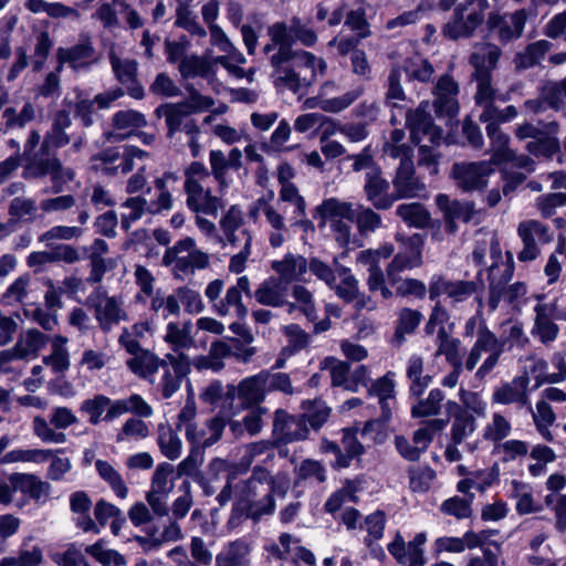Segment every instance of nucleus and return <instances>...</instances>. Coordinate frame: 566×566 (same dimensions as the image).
Listing matches in <instances>:
<instances>
[{"label": "nucleus", "mask_w": 566, "mask_h": 566, "mask_svg": "<svg viewBox=\"0 0 566 566\" xmlns=\"http://www.w3.org/2000/svg\"><path fill=\"white\" fill-rule=\"evenodd\" d=\"M505 255V261L492 262L488 270L490 292L488 305L492 312L499 307L504 290L507 286V283L512 280L515 269L512 252L507 251Z\"/></svg>", "instance_id": "obj_20"}, {"label": "nucleus", "mask_w": 566, "mask_h": 566, "mask_svg": "<svg viewBox=\"0 0 566 566\" xmlns=\"http://www.w3.org/2000/svg\"><path fill=\"white\" fill-rule=\"evenodd\" d=\"M70 143V137L64 129L52 126L44 136L40 148L36 150L25 170L22 171L24 180L51 181V192L59 195L69 190V184L74 181L76 172L72 167L63 165L57 157L55 149L62 148Z\"/></svg>", "instance_id": "obj_2"}, {"label": "nucleus", "mask_w": 566, "mask_h": 566, "mask_svg": "<svg viewBox=\"0 0 566 566\" xmlns=\"http://www.w3.org/2000/svg\"><path fill=\"white\" fill-rule=\"evenodd\" d=\"M95 50L90 40L80 42L71 48H59L56 51L57 59V71L62 69L65 63H69L71 67L76 69V62L81 60L91 59Z\"/></svg>", "instance_id": "obj_54"}, {"label": "nucleus", "mask_w": 566, "mask_h": 566, "mask_svg": "<svg viewBox=\"0 0 566 566\" xmlns=\"http://www.w3.org/2000/svg\"><path fill=\"white\" fill-rule=\"evenodd\" d=\"M163 265L171 266L177 277L193 273L209 265V255L196 248L192 238H185L165 251Z\"/></svg>", "instance_id": "obj_6"}, {"label": "nucleus", "mask_w": 566, "mask_h": 566, "mask_svg": "<svg viewBox=\"0 0 566 566\" xmlns=\"http://www.w3.org/2000/svg\"><path fill=\"white\" fill-rule=\"evenodd\" d=\"M364 453L365 447L357 439L356 432L350 428H346L343 430L339 457L335 459L332 465L335 469L348 468L354 460L359 461Z\"/></svg>", "instance_id": "obj_38"}, {"label": "nucleus", "mask_w": 566, "mask_h": 566, "mask_svg": "<svg viewBox=\"0 0 566 566\" xmlns=\"http://www.w3.org/2000/svg\"><path fill=\"white\" fill-rule=\"evenodd\" d=\"M51 343V353L43 356L42 363L50 367L54 374L65 373L70 368V353L66 347L69 338L63 335H54L49 340Z\"/></svg>", "instance_id": "obj_39"}, {"label": "nucleus", "mask_w": 566, "mask_h": 566, "mask_svg": "<svg viewBox=\"0 0 566 566\" xmlns=\"http://www.w3.org/2000/svg\"><path fill=\"white\" fill-rule=\"evenodd\" d=\"M406 377L409 380L410 397L419 398L432 382V376L424 373V359L412 354L406 363Z\"/></svg>", "instance_id": "obj_34"}, {"label": "nucleus", "mask_w": 566, "mask_h": 566, "mask_svg": "<svg viewBox=\"0 0 566 566\" xmlns=\"http://www.w3.org/2000/svg\"><path fill=\"white\" fill-rule=\"evenodd\" d=\"M484 353L489 355L475 373V377L479 379L485 378L499 365L500 357L503 354V342H500V338L488 327L486 323H482L476 332L475 342L464 360V368L472 371Z\"/></svg>", "instance_id": "obj_5"}, {"label": "nucleus", "mask_w": 566, "mask_h": 566, "mask_svg": "<svg viewBox=\"0 0 566 566\" xmlns=\"http://www.w3.org/2000/svg\"><path fill=\"white\" fill-rule=\"evenodd\" d=\"M474 76L478 90L474 96L475 106H494L496 91L492 87V75L483 64L475 63Z\"/></svg>", "instance_id": "obj_49"}, {"label": "nucleus", "mask_w": 566, "mask_h": 566, "mask_svg": "<svg viewBox=\"0 0 566 566\" xmlns=\"http://www.w3.org/2000/svg\"><path fill=\"white\" fill-rule=\"evenodd\" d=\"M272 432L277 442L286 444L307 439L310 428L301 415L292 416L283 409H277L274 412Z\"/></svg>", "instance_id": "obj_19"}, {"label": "nucleus", "mask_w": 566, "mask_h": 566, "mask_svg": "<svg viewBox=\"0 0 566 566\" xmlns=\"http://www.w3.org/2000/svg\"><path fill=\"white\" fill-rule=\"evenodd\" d=\"M219 224L222 231V242H219V245L222 248L231 245L239 250H245V244H248V250H251L253 234L251 230L243 227L244 214L239 206H231L221 217Z\"/></svg>", "instance_id": "obj_13"}, {"label": "nucleus", "mask_w": 566, "mask_h": 566, "mask_svg": "<svg viewBox=\"0 0 566 566\" xmlns=\"http://www.w3.org/2000/svg\"><path fill=\"white\" fill-rule=\"evenodd\" d=\"M335 263L337 276L340 279V282L338 283L336 279L335 286H332L331 290L335 291L336 295L339 298L347 303H350L354 300L358 298V281L352 274V271L348 268L339 264L337 260H335Z\"/></svg>", "instance_id": "obj_51"}, {"label": "nucleus", "mask_w": 566, "mask_h": 566, "mask_svg": "<svg viewBox=\"0 0 566 566\" xmlns=\"http://www.w3.org/2000/svg\"><path fill=\"white\" fill-rule=\"evenodd\" d=\"M157 444L161 454L170 461L177 460L182 453V441L169 424L159 423Z\"/></svg>", "instance_id": "obj_47"}, {"label": "nucleus", "mask_w": 566, "mask_h": 566, "mask_svg": "<svg viewBox=\"0 0 566 566\" xmlns=\"http://www.w3.org/2000/svg\"><path fill=\"white\" fill-rule=\"evenodd\" d=\"M422 319L423 315L418 310L409 307H402L399 310L395 322V333L390 338V344L396 348H400L407 342V337L416 333Z\"/></svg>", "instance_id": "obj_33"}, {"label": "nucleus", "mask_w": 566, "mask_h": 566, "mask_svg": "<svg viewBox=\"0 0 566 566\" xmlns=\"http://www.w3.org/2000/svg\"><path fill=\"white\" fill-rule=\"evenodd\" d=\"M124 343L125 350L132 355L126 360L127 368L139 378L155 384V376L164 361H166L165 356L163 358L158 357L149 349L142 348L139 343L132 340H125Z\"/></svg>", "instance_id": "obj_17"}, {"label": "nucleus", "mask_w": 566, "mask_h": 566, "mask_svg": "<svg viewBox=\"0 0 566 566\" xmlns=\"http://www.w3.org/2000/svg\"><path fill=\"white\" fill-rule=\"evenodd\" d=\"M526 20V10H516L511 14V22L513 25V28H511L507 24L504 15L500 14L499 12L492 11L489 13L486 18L485 25L489 33H492L496 30L500 42L505 45L512 40L522 36Z\"/></svg>", "instance_id": "obj_25"}, {"label": "nucleus", "mask_w": 566, "mask_h": 566, "mask_svg": "<svg viewBox=\"0 0 566 566\" xmlns=\"http://www.w3.org/2000/svg\"><path fill=\"white\" fill-rule=\"evenodd\" d=\"M396 214L408 226L424 229L430 222V213L419 202L401 203L396 209Z\"/></svg>", "instance_id": "obj_55"}, {"label": "nucleus", "mask_w": 566, "mask_h": 566, "mask_svg": "<svg viewBox=\"0 0 566 566\" xmlns=\"http://www.w3.org/2000/svg\"><path fill=\"white\" fill-rule=\"evenodd\" d=\"M406 125L410 130L412 142L416 144H419L426 136L433 144L441 138V130L434 126L431 116L424 108H409L406 113Z\"/></svg>", "instance_id": "obj_30"}, {"label": "nucleus", "mask_w": 566, "mask_h": 566, "mask_svg": "<svg viewBox=\"0 0 566 566\" xmlns=\"http://www.w3.org/2000/svg\"><path fill=\"white\" fill-rule=\"evenodd\" d=\"M436 203L443 214L444 229L448 233H455L458 230L457 222L468 223L475 214V205L468 200H452L446 193L436 196Z\"/></svg>", "instance_id": "obj_21"}, {"label": "nucleus", "mask_w": 566, "mask_h": 566, "mask_svg": "<svg viewBox=\"0 0 566 566\" xmlns=\"http://www.w3.org/2000/svg\"><path fill=\"white\" fill-rule=\"evenodd\" d=\"M455 2L457 0H421L418 9L447 12L454 7L452 17L442 27L443 36L452 41L471 39L485 21L489 0H463L458 4Z\"/></svg>", "instance_id": "obj_3"}, {"label": "nucleus", "mask_w": 566, "mask_h": 566, "mask_svg": "<svg viewBox=\"0 0 566 566\" xmlns=\"http://www.w3.org/2000/svg\"><path fill=\"white\" fill-rule=\"evenodd\" d=\"M476 430V419L470 412H460L454 415L451 421V428L449 437L451 441L455 443H463L467 441Z\"/></svg>", "instance_id": "obj_60"}, {"label": "nucleus", "mask_w": 566, "mask_h": 566, "mask_svg": "<svg viewBox=\"0 0 566 566\" xmlns=\"http://www.w3.org/2000/svg\"><path fill=\"white\" fill-rule=\"evenodd\" d=\"M50 338L49 335L35 328H29L19 336L14 346L21 355V359L34 358L38 357L39 352L45 347Z\"/></svg>", "instance_id": "obj_45"}, {"label": "nucleus", "mask_w": 566, "mask_h": 566, "mask_svg": "<svg viewBox=\"0 0 566 566\" xmlns=\"http://www.w3.org/2000/svg\"><path fill=\"white\" fill-rule=\"evenodd\" d=\"M122 207L127 210L120 217V226L125 231H128L146 212L148 213V201L142 196L127 198Z\"/></svg>", "instance_id": "obj_64"}, {"label": "nucleus", "mask_w": 566, "mask_h": 566, "mask_svg": "<svg viewBox=\"0 0 566 566\" xmlns=\"http://www.w3.org/2000/svg\"><path fill=\"white\" fill-rule=\"evenodd\" d=\"M552 43L547 40H538L528 43L524 52H518L515 56L516 67L527 70L539 63L549 51Z\"/></svg>", "instance_id": "obj_56"}, {"label": "nucleus", "mask_w": 566, "mask_h": 566, "mask_svg": "<svg viewBox=\"0 0 566 566\" xmlns=\"http://www.w3.org/2000/svg\"><path fill=\"white\" fill-rule=\"evenodd\" d=\"M493 171L492 163L488 160L462 161L453 164L451 177L458 188L464 192H471L486 187L488 178Z\"/></svg>", "instance_id": "obj_15"}, {"label": "nucleus", "mask_w": 566, "mask_h": 566, "mask_svg": "<svg viewBox=\"0 0 566 566\" xmlns=\"http://www.w3.org/2000/svg\"><path fill=\"white\" fill-rule=\"evenodd\" d=\"M461 342L452 337L446 329L441 327L437 334V355L444 356L447 363L451 367H464L460 353Z\"/></svg>", "instance_id": "obj_48"}, {"label": "nucleus", "mask_w": 566, "mask_h": 566, "mask_svg": "<svg viewBox=\"0 0 566 566\" xmlns=\"http://www.w3.org/2000/svg\"><path fill=\"white\" fill-rule=\"evenodd\" d=\"M86 305L94 310V317L104 333H109L128 318L122 298L107 295L101 287L87 296Z\"/></svg>", "instance_id": "obj_10"}, {"label": "nucleus", "mask_w": 566, "mask_h": 566, "mask_svg": "<svg viewBox=\"0 0 566 566\" xmlns=\"http://www.w3.org/2000/svg\"><path fill=\"white\" fill-rule=\"evenodd\" d=\"M53 455L50 449H14L7 452L0 460L1 463L32 462L43 463Z\"/></svg>", "instance_id": "obj_62"}, {"label": "nucleus", "mask_w": 566, "mask_h": 566, "mask_svg": "<svg viewBox=\"0 0 566 566\" xmlns=\"http://www.w3.org/2000/svg\"><path fill=\"white\" fill-rule=\"evenodd\" d=\"M436 99L431 106H460L455 98L459 94V84L449 74L439 77L434 86Z\"/></svg>", "instance_id": "obj_57"}, {"label": "nucleus", "mask_w": 566, "mask_h": 566, "mask_svg": "<svg viewBox=\"0 0 566 566\" xmlns=\"http://www.w3.org/2000/svg\"><path fill=\"white\" fill-rule=\"evenodd\" d=\"M224 427V420L220 417H214L207 421L203 427H199L198 423H189L186 426L185 436L192 446L191 449H206L221 439Z\"/></svg>", "instance_id": "obj_29"}, {"label": "nucleus", "mask_w": 566, "mask_h": 566, "mask_svg": "<svg viewBox=\"0 0 566 566\" xmlns=\"http://www.w3.org/2000/svg\"><path fill=\"white\" fill-rule=\"evenodd\" d=\"M242 293L250 295L251 285L247 275L237 279V283L229 286L221 301L216 304L214 313L219 316H233L239 319L247 317L249 310L243 304Z\"/></svg>", "instance_id": "obj_22"}, {"label": "nucleus", "mask_w": 566, "mask_h": 566, "mask_svg": "<svg viewBox=\"0 0 566 566\" xmlns=\"http://www.w3.org/2000/svg\"><path fill=\"white\" fill-rule=\"evenodd\" d=\"M448 420L442 418H434L424 422L422 427L417 429L412 436V442L423 453L437 433L444 430Z\"/></svg>", "instance_id": "obj_61"}, {"label": "nucleus", "mask_w": 566, "mask_h": 566, "mask_svg": "<svg viewBox=\"0 0 566 566\" xmlns=\"http://www.w3.org/2000/svg\"><path fill=\"white\" fill-rule=\"evenodd\" d=\"M192 328L191 321L167 324L164 340L171 346V354L184 353L182 349L190 348L193 345Z\"/></svg>", "instance_id": "obj_40"}, {"label": "nucleus", "mask_w": 566, "mask_h": 566, "mask_svg": "<svg viewBox=\"0 0 566 566\" xmlns=\"http://www.w3.org/2000/svg\"><path fill=\"white\" fill-rule=\"evenodd\" d=\"M389 188V182L378 168H371L366 172L364 191L367 200L376 209L387 210L396 202L394 191L390 193Z\"/></svg>", "instance_id": "obj_26"}, {"label": "nucleus", "mask_w": 566, "mask_h": 566, "mask_svg": "<svg viewBox=\"0 0 566 566\" xmlns=\"http://www.w3.org/2000/svg\"><path fill=\"white\" fill-rule=\"evenodd\" d=\"M272 270L277 274V280L283 284L302 281L308 270V261L300 254L286 253L282 260H275L271 264Z\"/></svg>", "instance_id": "obj_31"}, {"label": "nucleus", "mask_w": 566, "mask_h": 566, "mask_svg": "<svg viewBox=\"0 0 566 566\" xmlns=\"http://www.w3.org/2000/svg\"><path fill=\"white\" fill-rule=\"evenodd\" d=\"M146 124L144 115L134 109L120 111L114 116V129L106 133V138L109 142L125 139L130 136L133 132Z\"/></svg>", "instance_id": "obj_36"}, {"label": "nucleus", "mask_w": 566, "mask_h": 566, "mask_svg": "<svg viewBox=\"0 0 566 566\" xmlns=\"http://www.w3.org/2000/svg\"><path fill=\"white\" fill-rule=\"evenodd\" d=\"M392 186L396 201L401 199H420L427 196V186L423 180L416 175L411 158L400 161L392 178Z\"/></svg>", "instance_id": "obj_16"}, {"label": "nucleus", "mask_w": 566, "mask_h": 566, "mask_svg": "<svg viewBox=\"0 0 566 566\" xmlns=\"http://www.w3.org/2000/svg\"><path fill=\"white\" fill-rule=\"evenodd\" d=\"M319 217L325 221L355 220V208L353 203L340 201L337 198H328L322 201L316 208Z\"/></svg>", "instance_id": "obj_46"}, {"label": "nucleus", "mask_w": 566, "mask_h": 566, "mask_svg": "<svg viewBox=\"0 0 566 566\" xmlns=\"http://www.w3.org/2000/svg\"><path fill=\"white\" fill-rule=\"evenodd\" d=\"M444 392L434 388L431 389L426 398H417L418 400L411 406L410 413L412 418L436 417L441 412Z\"/></svg>", "instance_id": "obj_50"}, {"label": "nucleus", "mask_w": 566, "mask_h": 566, "mask_svg": "<svg viewBox=\"0 0 566 566\" xmlns=\"http://www.w3.org/2000/svg\"><path fill=\"white\" fill-rule=\"evenodd\" d=\"M301 408V416L306 419V426L314 431H318L331 415V408L322 399L304 400Z\"/></svg>", "instance_id": "obj_53"}, {"label": "nucleus", "mask_w": 566, "mask_h": 566, "mask_svg": "<svg viewBox=\"0 0 566 566\" xmlns=\"http://www.w3.org/2000/svg\"><path fill=\"white\" fill-rule=\"evenodd\" d=\"M251 547L243 539H235L222 547L216 556V566H251Z\"/></svg>", "instance_id": "obj_37"}, {"label": "nucleus", "mask_w": 566, "mask_h": 566, "mask_svg": "<svg viewBox=\"0 0 566 566\" xmlns=\"http://www.w3.org/2000/svg\"><path fill=\"white\" fill-rule=\"evenodd\" d=\"M396 374L387 371L384 376L377 378L368 386V396L376 397L381 408L382 418L390 419L392 405L396 400Z\"/></svg>", "instance_id": "obj_32"}, {"label": "nucleus", "mask_w": 566, "mask_h": 566, "mask_svg": "<svg viewBox=\"0 0 566 566\" xmlns=\"http://www.w3.org/2000/svg\"><path fill=\"white\" fill-rule=\"evenodd\" d=\"M424 533H418L406 544L403 537L397 533L395 539L388 544V552L401 566H424L426 558L422 545L426 543Z\"/></svg>", "instance_id": "obj_24"}, {"label": "nucleus", "mask_w": 566, "mask_h": 566, "mask_svg": "<svg viewBox=\"0 0 566 566\" xmlns=\"http://www.w3.org/2000/svg\"><path fill=\"white\" fill-rule=\"evenodd\" d=\"M274 391L284 395L295 392L289 374L263 369L256 375L245 377L237 387L238 397L247 407L260 406L268 394Z\"/></svg>", "instance_id": "obj_4"}, {"label": "nucleus", "mask_w": 566, "mask_h": 566, "mask_svg": "<svg viewBox=\"0 0 566 566\" xmlns=\"http://www.w3.org/2000/svg\"><path fill=\"white\" fill-rule=\"evenodd\" d=\"M516 108H484L480 119L486 123V133L490 138L491 159L493 165L507 163V157L513 155V149L509 146L510 137L499 128L500 123H506L515 118Z\"/></svg>", "instance_id": "obj_7"}, {"label": "nucleus", "mask_w": 566, "mask_h": 566, "mask_svg": "<svg viewBox=\"0 0 566 566\" xmlns=\"http://www.w3.org/2000/svg\"><path fill=\"white\" fill-rule=\"evenodd\" d=\"M422 264V254L419 249L409 248L395 255L386 269L387 279L391 284L398 282V274L405 270L419 268Z\"/></svg>", "instance_id": "obj_41"}, {"label": "nucleus", "mask_w": 566, "mask_h": 566, "mask_svg": "<svg viewBox=\"0 0 566 566\" xmlns=\"http://www.w3.org/2000/svg\"><path fill=\"white\" fill-rule=\"evenodd\" d=\"M536 300L535 318L531 333L533 337L546 345L557 339L559 327L555 322L566 319V311L558 306L557 298L546 302L544 295H537Z\"/></svg>", "instance_id": "obj_9"}, {"label": "nucleus", "mask_w": 566, "mask_h": 566, "mask_svg": "<svg viewBox=\"0 0 566 566\" xmlns=\"http://www.w3.org/2000/svg\"><path fill=\"white\" fill-rule=\"evenodd\" d=\"M294 127L298 133H316L322 130L321 142L336 133L335 125L326 116L319 113H308L295 119Z\"/></svg>", "instance_id": "obj_42"}, {"label": "nucleus", "mask_w": 566, "mask_h": 566, "mask_svg": "<svg viewBox=\"0 0 566 566\" xmlns=\"http://www.w3.org/2000/svg\"><path fill=\"white\" fill-rule=\"evenodd\" d=\"M174 25L186 30L191 35H197L199 38L207 36L206 29L198 23L197 15L187 3L180 2L177 6Z\"/></svg>", "instance_id": "obj_63"}, {"label": "nucleus", "mask_w": 566, "mask_h": 566, "mask_svg": "<svg viewBox=\"0 0 566 566\" xmlns=\"http://www.w3.org/2000/svg\"><path fill=\"white\" fill-rule=\"evenodd\" d=\"M517 237L522 249L517 253L520 262H533L541 255V248L553 240L547 226L538 220H524L517 226Z\"/></svg>", "instance_id": "obj_12"}, {"label": "nucleus", "mask_w": 566, "mask_h": 566, "mask_svg": "<svg viewBox=\"0 0 566 566\" xmlns=\"http://www.w3.org/2000/svg\"><path fill=\"white\" fill-rule=\"evenodd\" d=\"M13 490L27 495L36 504H44L49 501L52 485L33 473L14 472L9 475Z\"/></svg>", "instance_id": "obj_27"}, {"label": "nucleus", "mask_w": 566, "mask_h": 566, "mask_svg": "<svg viewBox=\"0 0 566 566\" xmlns=\"http://www.w3.org/2000/svg\"><path fill=\"white\" fill-rule=\"evenodd\" d=\"M527 410L531 412L534 426L541 437L547 442H553L554 436L551 431V427L556 421V415L551 405L539 399L535 408L531 405V409Z\"/></svg>", "instance_id": "obj_43"}, {"label": "nucleus", "mask_w": 566, "mask_h": 566, "mask_svg": "<svg viewBox=\"0 0 566 566\" xmlns=\"http://www.w3.org/2000/svg\"><path fill=\"white\" fill-rule=\"evenodd\" d=\"M148 154L136 146L105 149L101 155L102 171L106 175H126L134 168V160L146 158Z\"/></svg>", "instance_id": "obj_18"}, {"label": "nucleus", "mask_w": 566, "mask_h": 566, "mask_svg": "<svg viewBox=\"0 0 566 566\" xmlns=\"http://www.w3.org/2000/svg\"><path fill=\"white\" fill-rule=\"evenodd\" d=\"M78 422V418L69 407H53L49 420L36 416L32 421V430L44 443L63 444L67 441L66 434L62 431Z\"/></svg>", "instance_id": "obj_8"}, {"label": "nucleus", "mask_w": 566, "mask_h": 566, "mask_svg": "<svg viewBox=\"0 0 566 566\" xmlns=\"http://www.w3.org/2000/svg\"><path fill=\"white\" fill-rule=\"evenodd\" d=\"M530 377L524 374L515 376L496 387L492 394V402L499 405H516L518 408L531 409L530 400Z\"/></svg>", "instance_id": "obj_23"}, {"label": "nucleus", "mask_w": 566, "mask_h": 566, "mask_svg": "<svg viewBox=\"0 0 566 566\" xmlns=\"http://www.w3.org/2000/svg\"><path fill=\"white\" fill-rule=\"evenodd\" d=\"M276 277H270L262 282L254 291V298L258 303L280 307L285 304V289Z\"/></svg>", "instance_id": "obj_44"}, {"label": "nucleus", "mask_w": 566, "mask_h": 566, "mask_svg": "<svg viewBox=\"0 0 566 566\" xmlns=\"http://www.w3.org/2000/svg\"><path fill=\"white\" fill-rule=\"evenodd\" d=\"M165 360L160 366L163 374L154 385L164 399H169L180 389L182 379L190 373L191 361L185 353L166 354Z\"/></svg>", "instance_id": "obj_11"}, {"label": "nucleus", "mask_w": 566, "mask_h": 566, "mask_svg": "<svg viewBox=\"0 0 566 566\" xmlns=\"http://www.w3.org/2000/svg\"><path fill=\"white\" fill-rule=\"evenodd\" d=\"M264 217L270 245L274 249L282 247L290 237V228L285 222L282 209L275 206H265Z\"/></svg>", "instance_id": "obj_35"}, {"label": "nucleus", "mask_w": 566, "mask_h": 566, "mask_svg": "<svg viewBox=\"0 0 566 566\" xmlns=\"http://www.w3.org/2000/svg\"><path fill=\"white\" fill-rule=\"evenodd\" d=\"M480 287L475 281L448 280L442 275L434 274L429 282V298L436 301L441 295H446L452 307H458L463 302L474 295Z\"/></svg>", "instance_id": "obj_14"}, {"label": "nucleus", "mask_w": 566, "mask_h": 566, "mask_svg": "<svg viewBox=\"0 0 566 566\" xmlns=\"http://www.w3.org/2000/svg\"><path fill=\"white\" fill-rule=\"evenodd\" d=\"M80 411L87 416V422L97 426L104 421V416L108 412V397L103 394H96L91 398L84 399L80 405Z\"/></svg>", "instance_id": "obj_59"}, {"label": "nucleus", "mask_w": 566, "mask_h": 566, "mask_svg": "<svg viewBox=\"0 0 566 566\" xmlns=\"http://www.w3.org/2000/svg\"><path fill=\"white\" fill-rule=\"evenodd\" d=\"M289 490L287 473L272 474L266 468L255 465L250 478L234 484V497L247 516L258 521L273 514L274 496H285Z\"/></svg>", "instance_id": "obj_1"}, {"label": "nucleus", "mask_w": 566, "mask_h": 566, "mask_svg": "<svg viewBox=\"0 0 566 566\" xmlns=\"http://www.w3.org/2000/svg\"><path fill=\"white\" fill-rule=\"evenodd\" d=\"M230 328L235 334H238L242 337V339H238V338L231 339L230 346L232 348V356L241 363L250 361V359L256 353V348L253 346H250V344L253 342L252 334L235 323L231 324Z\"/></svg>", "instance_id": "obj_58"}, {"label": "nucleus", "mask_w": 566, "mask_h": 566, "mask_svg": "<svg viewBox=\"0 0 566 566\" xmlns=\"http://www.w3.org/2000/svg\"><path fill=\"white\" fill-rule=\"evenodd\" d=\"M95 470L99 479L103 480L106 484H108V486L112 489V491L116 494L117 497H127L128 488L126 486L120 473L115 469V467L111 462L97 459L95 461Z\"/></svg>", "instance_id": "obj_52"}, {"label": "nucleus", "mask_w": 566, "mask_h": 566, "mask_svg": "<svg viewBox=\"0 0 566 566\" xmlns=\"http://www.w3.org/2000/svg\"><path fill=\"white\" fill-rule=\"evenodd\" d=\"M185 191L187 195V206L193 212L216 217L222 207L220 198L213 196L210 189L205 188L195 180L185 181Z\"/></svg>", "instance_id": "obj_28"}]
</instances>
